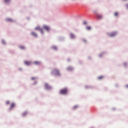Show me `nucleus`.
I'll return each instance as SVG.
<instances>
[{
  "label": "nucleus",
  "instance_id": "nucleus-1",
  "mask_svg": "<svg viewBox=\"0 0 128 128\" xmlns=\"http://www.w3.org/2000/svg\"><path fill=\"white\" fill-rule=\"evenodd\" d=\"M68 88H64L63 89H61L60 90V94H68Z\"/></svg>",
  "mask_w": 128,
  "mask_h": 128
},
{
  "label": "nucleus",
  "instance_id": "nucleus-2",
  "mask_svg": "<svg viewBox=\"0 0 128 128\" xmlns=\"http://www.w3.org/2000/svg\"><path fill=\"white\" fill-rule=\"evenodd\" d=\"M53 72H54L56 76H60V70H58V69H54L53 70Z\"/></svg>",
  "mask_w": 128,
  "mask_h": 128
},
{
  "label": "nucleus",
  "instance_id": "nucleus-3",
  "mask_svg": "<svg viewBox=\"0 0 128 128\" xmlns=\"http://www.w3.org/2000/svg\"><path fill=\"white\" fill-rule=\"evenodd\" d=\"M35 30H40V32H42V34H44V31L42 30V29L40 28V27L39 26H36L35 28Z\"/></svg>",
  "mask_w": 128,
  "mask_h": 128
},
{
  "label": "nucleus",
  "instance_id": "nucleus-4",
  "mask_svg": "<svg viewBox=\"0 0 128 128\" xmlns=\"http://www.w3.org/2000/svg\"><path fill=\"white\" fill-rule=\"evenodd\" d=\"M43 28H44V30H47L48 32V30H50V27H48V26L44 25L43 26Z\"/></svg>",
  "mask_w": 128,
  "mask_h": 128
},
{
  "label": "nucleus",
  "instance_id": "nucleus-5",
  "mask_svg": "<svg viewBox=\"0 0 128 128\" xmlns=\"http://www.w3.org/2000/svg\"><path fill=\"white\" fill-rule=\"evenodd\" d=\"M110 36L112 37V36H116V32H113L112 33H110L109 34Z\"/></svg>",
  "mask_w": 128,
  "mask_h": 128
},
{
  "label": "nucleus",
  "instance_id": "nucleus-6",
  "mask_svg": "<svg viewBox=\"0 0 128 128\" xmlns=\"http://www.w3.org/2000/svg\"><path fill=\"white\" fill-rule=\"evenodd\" d=\"M44 87H45V88H46V90H50V86H49L48 84H44Z\"/></svg>",
  "mask_w": 128,
  "mask_h": 128
},
{
  "label": "nucleus",
  "instance_id": "nucleus-7",
  "mask_svg": "<svg viewBox=\"0 0 128 128\" xmlns=\"http://www.w3.org/2000/svg\"><path fill=\"white\" fill-rule=\"evenodd\" d=\"M24 64H25L26 66H30L32 64V62H30V61H25Z\"/></svg>",
  "mask_w": 128,
  "mask_h": 128
},
{
  "label": "nucleus",
  "instance_id": "nucleus-8",
  "mask_svg": "<svg viewBox=\"0 0 128 128\" xmlns=\"http://www.w3.org/2000/svg\"><path fill=\"white\" fill-rule=\"evenodd\" d=\"M96 16H97V18H98V20H102V15H100V14H97Z\"/></svg>",
  "mask_w": 128,
  "mask_h": 128
},
{
  "label": "nucleus",
  "instance_id": "nucleus-9",
  "mask_svg": "<svg viewBox=\"0 0 128 128\" xmlns=\"http://www.w3.org/2000/svg\"><path fill=\"white\" fill-rule=\"evenodd\" d=\"M31 34L32 36H34L35 38H36L37 36L36 34L34 32H32Z\"/></svg>",
  "mask_w": 128,
  "mask_h": 128
},
{
  "label": "nucleus",
  "instance_id": "nucleus-10",
  "mask_svg": "<svg viewBox=\"0 0 128 128\" xmlns=\"http://www.w3.org/2000/svg\"><path fill=\"white\" fill-rule=\"evenodd\" d=\"M14 103H11L10 104V108L12 109L14 106Z\"/></svg>",
  "mask_w": 128,
  "mask_h": 128
},
{
  "label": "nucleus",
  "instance_id": "nucleus-11",
  "mask_svg": "<svg viewBox=\"0 0 128 128\" xmlns=\"http://www.w3.org/2000/svg\"><path fill=\"white\" fill-rule=\"evenodd\" d=\"M70 38H74V34H70Z\"/></svg>",
  "mask_w": 128,
  "mask_h": 128
},
{
  "label": "nucleus",
  "instance_id": "nucleus-12",
  "mask_svg": "<svg viewBox=\"0 0 128 128\" xmlns=\"http://www.w3.org/2000/svg\"><path fill=\"white\" fill-rule=\"evenodd\" d=\"M34 64H40V62L36 61V62H34Z\"/></svg>",
  "mask_w": 128,
  "mask_h": 128
},
{
  "label": "nucleus",
  "instance_id": "nucleus-13",
  "mask_svg": "<svg viewBox=\"0 0 128 128\" xmlns=\"http://www.w3.org/2000/svg\"><path fill=\"white\" fill-rule=\"evenodd\" d=\"M114 16H118V12H115L114 13Z\"/></svg>",
  "mask_w": 128,
  "mask_h": 128
},
{
  "label": "nucleus",
  "instance_id": "nucleus-14",
  "mask_svg": "<svg viewBox=\"0 0 128 128\" xmlns=\"http://www.w3.org/2000/svg\"><path fill=\"white\" fill-rule=\"evenodd\" d=\"M98 80H102V78H104V76H100L98 78Z\"/></svg>",
  "mask_w": 128,
  "mask_h": 128
},
{
  "label": "nucleus",
  "instance_id": "nucleus-15",
  "mask_svg": "<svg viewBox=\"0 0 128 128\" xmlns=\"http://www.w3.org/2000/svg\"><path fill=\"white\" fill-rule=\"evenodd\" d=\"M67 70H72V68H71V67H68V68H67Z\"/></svg>",
  "mask_w": 128,
  "mask_h": 128
},
{
  "label": "nucleus",
  "instance_id": "nucleus-16",
  "mask_svg": "<svg viewBox=\"0 0 128 128\" xmlns=\"http://www.w3.org/2000/svg\"><path fill=\"white\" fill-rule=\"evenodd\" d=\"M86 30H90L91 28L90 26H87L86 28Z\"/></svg>",
  "mask_w": 128,
  "mask_h": 128
},
{
  "label": "nucleus",
  "instance_id": "nucleus-17",
  "mask_svg": "<svg viewBox=\"0 0 128 128\" xmlns=\"http://www.w3.org/2000/svg\"><path fill=\"white\" fill-rule=\"evenodd\" d=\"M20 48H21V50H24V46H20Z\"/></svg>",
  "mask_w": 128,
  "mask_h": 128
},
{
  "label": "nucleus",
  "instance_id": "nucleus-18",
  "mask_svg": "<svg viewBox=\"0 0 128 128\" xmlns=\"http://www.w3.org/2000/svg\"><path fill=\"white\" fill-rule=\"evenodd\" d=\"M26 112H24V113L22 114L23 116H26Z\"/></svg>",
  "mask_w": 128,
  "mask_h": 128
},
{
  "label": "nucleus",
  "instance_id": "nucleus-19",
  "mask_svg": "<svg viewBox=\"0 0 128 128\" xmlns=\"http://www.w3.org/2000/svg\"><path fill=\"white\" fill-rule=\"evenodd\" d=\"M7 20H8V22H12V19H10V18H8V19H7Z\"/></svg>",
  "mask_w": 128,
  "mask_h": 128
},
{
  "label": "nucleus",
  "instance_id": "nucleus-20",
  "mask_svg": "<svg viewBox=\"0 0 128 128\" xmlns=\"http://www.w3.org/2000/svg\"><path fill=\"white\" fill-rule=\"evenodd\" d=\"M10 0H4V2H8Z\"/></svg>",
  "mask_w": 128,
  "mask_h": 128
},
{
  "label": "nucleus",
  "instance_id": "nucleus-21",
  "mask_svg": "<svg viewBox=\"0 0 128 128\" xmlns=\"http://www.w3.org/2000/svg\"><path fill=\"white\" fill-rule=\"evenodd\" d=\"M6 104H10V101H6Z\"/></svg>",
  "mask_w": 128,
  "mask_h": 128
},
{
  "label": "nucleus",
  "instance_id": "nucleus-22",
  "mask_svg": "<svg viewBox=\"0 0 128 128\" xmlns=\"http://www.w3.org/2000/svg\"><path fill=\"white\" fill-rule=\"evenodd\" d=\"M78 108V106H76L73 107L74 110H75V108Z\"/></svg>",
  "mask_w": 128,
  "mask_h": 128
},
{
  "label": "nucleus",
  "instance_id": "nucleus-23",
  "mask_svg": "<svg viewBox=\"0 0 128 128\" xmlns=\"http://www.w3.org/2000/svg\"><path fill=\"white\" fill-rule=\"evenodd\" d=\"M31 79L32 80H36V78H32Z\"/></svg>",
  "mask_w": 128,
  "mask_h": 128
},
{
  "label": "nucleus",
  "instance_id": "nucleus-24",
  "mask_svg": "<svg viewBox=\"0 0 128 128\" xmlns=\"http://www.w3.org/2000/svg\"><path fill=\"white\" fill-rule=\"evenodd\" d=\"M83 42H86V40H83Z\"/></svg>",
  "mask_w": 128,
  "mask_h": 128
},
{
  "label": "nucleus",
  "instance_id": "nucleus-25",
  "mask_svg": "<svg viewBox=\"0 0 128 128\" xmlns=\"http://www.w3.org/2000/svg\"><path fill=\"white\" fill-rule=\"evenodd\" d=\"M126 87L128 88V84L126 85Z\"/></svg>",
  "mask_w": 128,
  "mask_h": 128
},
{
  "label": "nucleus",
  "instance_id": "nucleus-26",
  "mask_svg": "<svg viewBox=\"0 0 128 128\" xmlns=\"http://www.w3.org/2000/svg\"><path fill=\"white\" fill-rule=\"evenodd\" d=\"M84 24H86V22H84Z\"/></svg>",
  "mask_w": 128,
  "mask_h": 128
}]
</instances>
